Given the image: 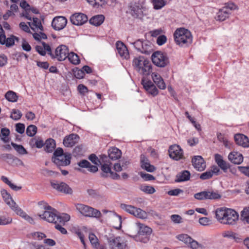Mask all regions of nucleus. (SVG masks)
Instances as JSON below:
<instances>
[{"label": "nucleus", "mask_w": 249, "mask_h": 249, "mask_svg": "<svg viewBox=\"0 0 249 249\" xmlns=\"http://www.w3.org/2000/svg\"><path fill=\"white\" fill-rule=\"evenodd\" d=\"M132 66L136 71L143 76H148L152 72V66L150 61L143 56L135 57Z\"/></svg>", "instance_id": "1"}, {"label": "nucleus", "mask_w": 249, "mask_h": 249, "mask_svg": "<svg viewBox=\"0 0 249 249\" xmlns=\"http://www.w3.org/2000/svg\"><path fill=\"white\" fill-rule=\"evenodd\" d=\"M176 43L181 47L189 46L193 41V36L191 32L184 28L176 29L174 34Z\"/></svg>", "instance_id": "2"}, {"label": "nucleus", "mask_w": 249, "mask_h": 249, "mask_svg": "<svg viewBox=\"0 0 249 249\" xmlns=\"http://www.w3.org/2000/svg\"><path fill=\"white\" fill-rule=\"evenodd\" d=\"M76 210L83 215L86 217L100 218L101 216V212L92 207L83 204L76 205Z\"/></svg>", "instance_id": "3"}, {"label": "nucleus", "mask_w": 249, "mask_h": 249, "mask_svg": "<svg viewBox=\"0 0 249 249\" xmlns=\"http://www.w3.org/2000/svg\"><path fill=\"white\" fill-rule=\"evenodd\" d=\"M129 7L130 14L134 18H141L145 14L146 8L143 1L131 2Z\"/></svg>", "instance_id": "4"}, {"label": "nucleus", "mask_w": 249, "mask_h": 249, "mask_svg": "<svg viewBox=\"0 0 249 249\" xmlns=\"http://www.w3.org/2000/svg\"><path fill=\"white\" fill-rule=\"evenodd\" d=\"M176 238L192 249H206L204 245L193 239L187 234H178L176 236Z\"/></svg>", "instance_id": "5"}, {"label": "nucleus", "mask_w": 249, "mask_h": 249, "mask_svg": "<svg viewBox=\"0 0 249 249\" xmlns=\"http://www.w3.org/2000/svg\"><path fill=\"white\" fill-rule=\"evenodd\" d=\"M122 209L126 212L142 219H146L148 217V213L141 208H137L130 205L122 204L120 206Z\"/></svg>", "instance_id": "6"}, {"label": "nucleus", "mask_w": 249, "mask_h": 249, "mask_svg": "<svg viewBox=\"0 0 249 249\" xmlns=\"http://www.w3.org/2000/svg\"><path fill=\"white\" fill-rule=\"evenodd\" d=\"M151 59L155 65L161 68L165 67L169 62L167 54L160 51L154 52L151 56Z\"/></svg>", "instance_id": "7"}, {"label": "nucleus", "mask_w": 249, "mask_h": 249, "mask_svg": "<svg viewBox=\"0 0 249 249\" xmlns=\"http://www.w3.org/2000/svg\"><path fill=\"white\" fill-rule=\"evenodd\" d=\"M68 48L64 45L58 46L54 53L51 51V56L52 58H55L57 60L61 61L65 60L69 54Z\"/></svg>", "instance_id": "8"}, {"label": "nucleus", "mask_w": 249, "mask_h": 249, "mask_svg": "<svg viewBox=\"0 0 249 249\" xmlns=\"http://www.w3.org/2000/svg\"><path fill=\"white\" fill-rule=\"evenodd\" d=\"M136 226L138 230V234L136 235V238L140 239V236L142 235L144 237L141 240V242L146 243L148 241V235L152 232V230L149 227L141 223L140 222L136 223ZM137 240V239H136Z\"/></svg>", "instance_id": "9"}, {"label": "nucleus", "mask_w": 249, "mask_h": 249, "mask_svg": "<svg viewBox=\"0 0 249 249\" xmlns=\"http://www.w3.org/2000/svg\"><path fill=\"white\" fill-rule=\"evenodd\" d=\"M141 84L143 86L144 89L149 94L153 96H155L158 94V89L153 83L150 80H148L145 77H143L141 80Z\"/></svg>", "instance_id": "10"}, {"label": "nucleus", "mask_w": 249, "mask_h": 249, "mask_svg": "<svg viewBox=\"0 0 249 249\" xmlns=\"http://www.w3.org/2000/svg\"><path fill=\"white\" fill-rule=\"evenodd\" d=\"M52 209L45 210L42 214H39L38 215L44 220L56 224L55 220L58 212L53 207Z\"/></svg>", "instance_id": "11"}, {"label": "nucleus", "mask_w": 249, "mask_h": 249, "mask_svg": "<svg viewBox=\"0 0 249 249\" xmlns=\"http://www.w3.org/2000/svg\"><path fill=\"white\" fill-rule=\"evenodd\" d=\"M52 187L57 191L66 194H72L73 191L72 189L66 183L53 180L51 182Z\"/></svg>", "instance_id": "12"}, {"label": "nucleus", "mask_w": 249, "mask_h": 249, "mask_svg": "<svg viewBox=\"0 0 249 249\" xmlns=\"http://www.w3.org/2000/svg\"><path fill=\"white\" fill-rule=\"evenodd\" d=\"M109 245L111 249H125L126 247L125 240L119 236L110 238L109 240Z\"/></svg>", "instance_id": "13"}, {"label": "nucleus", "mask_w": 249, "mask_h": 249, "mask_svg": "<svg viewBox=\"0 0 249 249\" xmlns=\"http://www.w3.org/2000/svg\"><path fill=\"white\" fill-rule=\"evenodd\" d=\"M169 153L170 157L176 160L183 158V150L178 145H171L169 149Z\"/></svg>", "instance_id": "14"}, {"label": "nucleus", "mask_w": 249, "mask_h": 249, "mask_svg": "<svg viewBox=\"0 0 249 249\" xmlns=\"http://www.w3.org/2000/svg\"><path fill=\"white\" fill-rule=\"evenodd\" d=\"M67 23V18L62 16H58L54 18L52 23L53 28L57 31L64 29Z\"/></svg>", "instance_id": "15"}, {"label": "nucleus", "mask_w": 249, "mask_h": 249, "mask_svg": "<svg viewBox=\"0 0 249 249\" xmlns=\"http://www.w3.org/2000/svg\"><path fill=\"white\" fill-rule=\"evenodd\" d=\"M70 20L72 24L79 26L88 21V17L82 13H75L71 16Z\"/></svg>", "instance_id": "16"}, {"label": "nucleus", "mask_w": 249, "mask_h": 249, "mask_svg": "<svg viewBox=\"0 0 249 249\" xmlns=\"http://www.w3.org/2000/svg\"><path fill=\"white\" fill-rule=\"evenodd\" d=\"M228 208L220 207L216 209L215 211V218L221 224L226 225V217Z\"/></svg>", "instance_id": "17"}, {"label": "nucleus", "mask_w": 249, "mask_h": 249, "mask_svg": "<svg viewBox=\"0 0 249 249\" xmlns=\"http://www.w3.org/2000/svg\"><path fill=\"white\" fill-rule=\"evenodd\" d=\"M11 209L14 211L17 215L22 217L30 224H34L35 223L34 219L19 207L17 204H16L15 206H14Z\"/></svg>", "instance_id": "18"}, {"label": "nucleus", "mask_w": 249, "mask_h": 249, "mask_svg": "<svg viewBox=\"0 0 249 249\" xmlns=\"http://www.w3.org/2000/svg\"><path fill=\"white\" fill-rule=\"evenodd\" d=\"M11 209L14 211L17 215L22 217L30 224H34L35 223L34 219L19 207L17 204H16L15 206H14Z\"/></svg>", "instance_id": "19"}, {"label": "nucleus", "mask_w": 249, "mask_h": 249, "mask_svg": "<svg viewBox=\"0 0 249 249\" xmlns=\"http://www.w3.org/2000/svg\"><path fill=\"white\" fill-rule=\"evenodd\" d=\"M226 217V225H234L239 219V214L237 212L232 209L228 208Z\"/></svg>", "instance_id": "20"}, {"label": "nucleus", "mask_w": 249, "mask_h": 249, "mask_svg": "<svg viewBox=\"0 0 249 249\" xmlns=\"http://www.w3.org/2000/svg\"><path fill=\"white\" fill-rule=\"evenodd\" d=\"M111 164L104 163L101 166V170L103 172L102 176L105 177H110L113 179H118L119 175L113 172L111 169Z\"/></svg>", "instance_id": "21"}, {"label": "nucleus", "mask_w": 249, "mask_h": 249, "mask_svg": "<svg viewBox=\"0 0 249 249\" xmlns=\"http://www.w3.org/2000/svg\"><path fill=\"white\" fill-rule=\"evenodd\" d=\"M79 139V137L75 134H71L66 136L63 140V144L67 147H71L76 144Z\"/></svg>", "instance_id": "22"}, {"label": "nucleus", "mask_w": 249, "mask_h": 249, "mask_svg": "<svg viewBox=\"0 0 249 249\" xmlns=\"http://www.w3.org/2000/svg\"><path fill=\"white\" fill-rule=\"evenodd\" d=\"M71 159L70 154H65L57 158H52V161L57 166H67L70 164Z\"/></svg>", "instance_id": "23"}, {"label": "nucleus", "mask_w": 249, "mask_h": 249, "mask_svg": "<svg viewBox=\"0 0 249 249\" xmlns=\"http://www.w3.org/2000/svg\"><path fill=\"white\" fill-rule=\"evenodd\" d=\"M15 41H18V38L13 35H11L8 37H6L4 34H1L0 35V43L5 45L7 47L13 46Z\"/></svg>", "instance_id": "24"}, {"label": "nucleus", "mask_w": 249, "mask_h": 249, "mask_svg": "<svg viewBox=\"0 0 249 249\" xmlns=\"http://www.w3.org/2000/svg\"><path fill=\"white\" fill-rule=\"evenodd\" d=\"M117 53L123 58L128 59L129 57V52L126 46L121 41L116 43Z\"/></svg>", "instance_id": "25"}, {"label": "nucleus", "mask_w": 249, "mask_h": 249, "mask_svg": "<svg viewBox=\"0 0 249 249\" xmlns=\"http://www.w3.org/2000/svg\"><path fill=\"white\" fill-rule=\"evenodd\" d=\"M193 165L198 171H202L206 168V163L200 156H195L192 159Z\"/></svg>", "instance_id": "26"}, {"label": "nucleus", "mask_w": 249, "mask_h": 249, "mask_svg": "<svg viewBox=\"0 0 249 249\" xmlns=\"http://www.w3.org/2000/svg\"><path fill=\"white\" fill-rule=\"evenodd\" d=\"M234 141L237 144L243 147H249V139L244 134H236L234 137Z\"/></svg>", "instance_id": "27"}, {"label": "nucleus", "mask_w": 249, "mask_h": 249, "mask_svg": "<svg viewBox=\"0 0 249 249\" xmlns=\"http://www.w3.org/2000/svg\"><path fill=\"white\" fill-rule=\"evenodd\" d=\"M214 160L218 166L225 173L227 172L230 168V164L223 160V157L218 154L214 155Z\"/></svg>", "instance_id": "28"}, {"label": "nucleus", "mask_w": 249, "mask_h": 249, "mask_svg": "<svg viewBox=\"0 0 249 249\" xmlns=\"http://www.w3.org/2000/svg\"><path fill=\"white\" fill-rule=\"evenodd\" d=\"M151 77L154 82L160 89H166V84L160 74L156 72H152Z\"/></svg>", "instance_id": "29"}, {"label": "nucleus", "mask_w": 249, "mask_h": 249, "mask_svg": "<svg viewBox=\"0 0 249 249\" xmlns=\"http://www.w3.org/2000/svg\"><path fill=\"white\" fill-rule=\"evenodd\" d=\"M141 167L149 172H153L155 171L156 168L154 166L150 164L148 159L144 155L141 156Z\"/></svg>", "instance_id": "30"}, {"label": "nucleus", "mask_w": 249, "mask_h": 249, "mask_svg": "<svg viewBox=\"0 0 249 249\" xmlns=\"http://www.w3.org/2000/svg\"><path fill=\"white\" fill-rule=\"evenodd\" d=\"M228 159L234 164H239L243 161V156L239 152L233 151L229 154Z\"/></svg>", "instance_id": "31"}, {"label": "nucleus", "mask_w": 249, "mask_h": 249, "mask_svg": "<svg viewBox=\"0 0 249 249\" xmlns=\"http://www.w3.org/2000/svg\"><path fill=\"white\" fill-rule=\"evenodd\" d=\"M36 50L39 54L42 56H44L46 53L50 55L51 54V47L45 42H42L40 45H37L36 47Z\"/></svg>", "instance_id": "32"}, {"label": "nucleus", "mask_w": 249, "mask_h": 249, "mask_svg": "<svg viewBox=\"0 0 249 249\" xmlns=\"http://www.w3.org/2000/svg\"><path fill=\"white\" fill-rule=\"evenodd\" d=\"M231 13L228 11L227 8L220 9L216 14L215 19L216 20L223 21L228 18Z\"/></svg>", "instance_id": "33"}, {"label": "nucleus", "mask_w": 249, "mask_h": 249, "mask_svg": "<svg viewBox=\"0 0 249 249\" xmlns=\"http://www.w3.org/2000/svg\"><path fill=\"white\" fill-rule=\"evenodd\" d=\"M1 194L5 202L12 209L17 204L13 200L11 195L4 189L1 191Z\"/></svg>", "instance_id": "34"}, {"label": "nucleus", "mask_w": 249, "mask_h": 249, "mask_svg": "<svg viewBox=\"0 0 249 249\" xmlns=\"http://www.w3.org/2000/svg\"><path fill=\"white\" fill-rule=\"evenodd\" d=\"M108 155L110 159L115 160L121 158L122 152L118 148L113 147L108 149Z\"/></svg>", "instance_id": "35"}, {"label": "nucleus", "mask_w": 249, "mask_h": 249, "mask_svg": "<svg viewBox=\"0 0 249 249\" xmlns=\"http://www.w3.org/2000/svg\"><path fill=\"white\" fill-rule=\"evenodd\" d=\"M28 24L29 27L34 31L43 30V26L41 24V20L37 18L33 17V22H29Z\"/></svg>", "instance_id": "36"}, {"label": "nucleus", "mask_w": 249, "mask_h": 249, "mask_svg": "<svg viewBox=\"0 0 249 249\" xmlns=\"http://www.w3.org/2000/svg\"><path fill=\"white\" fill-rule=\"evenodd\" d=\"M70 219V216L67 213H63L61 214L57 213L56 218V224L59 223V224L64 225L66 222L69 221Z\"/></svg>", "instance_id": "37"}, {"label": "nucleus", "mask_w": 249, "mask_h": 249, "mask_svg": "<svg viewBox=\"0 0 249 249\" xmlns=\"http://www.w3.org/2000/svg\"><path fill=\"white\" fill-rule=\"evenodd\" d=\"M105 17L102 15H98L92 17L89 20V23L94 26H99L104 21Z\"/></svg>", "instance_id": "38"}, {"label": "nucleus", "mask_w": 249, "mask_h": 249, "mask_svg": "<svg viewBox=\"0 0 249 249\" xmlns=\"http://www.w3.org/2000/svg\"><path fill=\"white\" fill-rule=\"evenodd\" d=\"M153 51V45L148 40H143L142 47L141 53L145 54H149Z\"/></svg>", "instance_id": "39"}, {"label": "nucleus", "mask_w": 249, "mask_h": 249, "mask_svg": "<svg viewBox=\"0 0 249 249\" xmlns=\"http://www.w3.org/2000/svg\"><path fill=\"white\" fill-rule=\"evenodd\" d=\"M44 145L45 150L47 152H52L55 147V141L53 139H49L45 142Z\"/></svg>", "instance_id": "40"}, {"label": "nucleus", "mask_w": 249, "mask_h": 249, "mask_svg": "<svg viewBox=\"0 0 249 249\" xmlns=\"http://www.w3.org/2000/svg\"><path fill=\"white\" fill-rule=\"evenodd\" d=\"M190 178V172L187 170H185L177 175L176 181L178 182L185 181L188 180Z\"/></svg>", "instance_id": "41"}, {"label": "nucleus", "mask_w": 249, "mask_h": 249, "mask_svg": "<svg viewBox=\"0 0 249 249\" xmlns=\"http://www.w3.org/2000/svg\"><path fill=\"white\" fill-rule=\"evenodd\" d=\"M67 58L69 61L73 65H77L80 62L78 55L73 52H69Z\"/></svg>", "instance_id": "42"}, {"label": "nucleus", "mask_w": 249, "mask_h": 249, "mask_svg": "<svg viewBox=\"0 0 249 249\" xmlns=\"http://www.w3.org/2000/svg\"><path fill=\"white\" fill-rule=\"evenodd\" d=\"M139 188L141 191L147 194L151 195L156 192V190L153 187L146 184L141 185Z\"/></svg>", "instance_id": "43"}, {"label": "nucleus", "mask_w": 249, "mask_h": 249, "mask_svg": "<svg viewBox=\"0 0 249 249\" xmlns=\"http://www.w3.org/2000/svg\"><path fill=\"white\" fill-rule=\"evenodd\" d=\"M5 98L9 102H15L18 99V96L16 92L9 90L7 91L5 95Z\"/></svg>", "instance_id": "44"}, {"label": "nucleus", "mask_w": 249, "mask_h": 249, "mask_svg": "<svg viewBox=\"0 0 249 249\" xmlns=\"http://www.w3.org/2000/svg\"><path fill=\"white\" fill-rule=\"evenodd\" d=\"M241 219L249 224V206L244 208L241 211Z\"/></svg>", "instance_id": "45"}, {"label": "nucleus", "mask_w": 249, "mask_h": 249, "mask_svg": "<svg viewBox=\"0 0 249 249\" xmlns=\"http://www.w3.org/2000/svg\"><path fill=\"white\" fill-rule=\"evenodd\" d=\"M154 8L159 10L163 7L166 4V0H152Z\"/></svg>", "instance_id": "46"}, {"label": "nucleus", "mask_w": 249, "mask_h": 249, "mask_svg": "<svg viewBox=\"0 0 249 249\" xmlns=\"http://www.w3.org/2000/svg\"><path fill=\"white\" fill-rule=\"evenodd\" d=\"M11 145L18 154L20 155H25L28 153L27 150L22 145H18L13 142L11 143Z\"/></svg>", "instance_id": "47"}, {"label": "nucleus", "mask_w": 249, "mask_h": 249, "mask_svg": "<svg viewBox=\"0 0 249 249\" xmlns=\"http://www.w3.org/2000/svg\"><path fill=\"white\" fill-rule=\"evenodd\" d=\"M87 1L94 7L102 6L106 3V0H87Z\"/></svg>", "instance_id": "48"}, {"label": "nucleus", "mask_w": 249, "mask_h": 249, "mask_svg": "<svg viewBox=\"0 0 249 249\" xmlns=\"http://www.w3.org/2000/svg\"><path fill=\"white\" fill-rule=\"evenodd\" d=\"M89 238L92 247L97 249L99 246V244L98 242V238L95 234L93 233H89Z\"/></svg>", "instance_id": "49"}, {"label": "nucleus", "mask_w": 249, "mask_h": 249, "mask_svg": "<svg viewBox=\"0 0 249 249\" xmlns=\"http://www.w3.org/2000/svg\"><path fill=\"white\" fill-rule=\"evenodd\" d=\"M12 218L9 216L0 215V225H6L11 223Z\"/></svg>", "instance_id": "50"}, {"label": "nucleus", "mask_w": 249, "mask_h": 249, "mask_svg": "<svg viewBox=\"0 0 249 249\" xmlns=\"http://www.w3.org/2000/svg\"><path fill=\"white\" fill-rule=\"evenodd\" d=\"M22 115V114L20 111L18 109H14L11 111L10 117L12 119L15 121H17L21 118Z\"/></svg>", "instance_id": "51"}, {"label": "nucleus", "mask_w": 249, "mask_h": 249, "mask_svg": "<svg viewBox=\"0 0 249 249\" xmlns=\"http://www.w3.org/2000/svg\"><path fill=\"white\" fill-rule=\"evenodd\" d=\"M36 126L34 125H30L27 128L26 134L28 136L33 137L36 134Z\"/></svg>", "instance_id": "52"}, {"label": "nucleus", "mask_w": 249, "mask_h": 249, "mask_svg": "<svg viewBox=\"0 0 249 249\" xmlns=\"http://www.w3.org/2000/svg\"><path fill=\"white\" fill-rule=\"evenodd\" d=\"M1 134L2 135L1 140L5 142H8L9 140L8 136L10 134L9 130L6 128H3L1 129Z\"/></svg>", "instance_id": "53"}, {"label": "nucleus", "mask_w": 249, "mask_h": 249, "mask_svg": "<svg viewBox=\"0 0 249 249\" xmlns=\"http://www.w3.org/2000/svg\"><path fill=\"white\" fill-rule=\"evenodd\" d=\"M207 199H218L221 197V196L217 192L213 191H207Z\"/></svg>", "instance_id": "54"}, {"label": "nucleus", "mask_w": 249, "mask_h": 249, "mask_svg": "<svg viewBox=\"0 0 249 249\" xmlns=\"http://www.w3.org/2000/svg\"><path fill=\"white\" fill-rule=\"evenodd\" d=\"M222 236L225 238L234 239L236 240L238 239L237 234L231 231H227L223 232Z\"/></svg>", "instance_id": "55"}, {"label": "nucleus", "mask_w": 249, "mask_h": 249, "mask_svg": "<svg viewBox=\"0 0 249 249\" xmlns=\"http://www.w3.org/2000/svg\"><path fill=\"white\" fill-rule=\"evenodd\" d=\"M207 191H202L195 194L194 197L198 200L207 199Z\"/></svg>", "instance_id": "56"}, {"label": "nucleus", "mask_w": 249, "mask_h": 249, "mask_svg": "<svg viewBox=\"0 0 249 249\" xmlns=\"http://www.w3.org/2000/svg\"><path fill=\"white\" fill-rule=\"evenodd\" d=\"M140 175L145 181H150L155 179V177L153 175L149 174L140 172Z\"/></svg>", "instance_id": "57"}, {"label": "nucleus", "mask_w": 249, "mask_h": 249, "mask_svg": "<svg viewBox=\"0 0 249 249\" xmlns=\"http://www.w3.org/2000/svg\"><path fill=\"white\" fill-rule=\"evenodd\" d=\"M199 223L203 226H208L211 224V220L208 217H204L199 219Z\"/></svg>", "instance_id": "58"}, {"label": "nucleus", "mask_w": 249, "mask_h": 249, "mask_svg": "<svg viewBox=\"0 0 249 249\" xmlns=\"http://www.w3.org/2000/svg\"><path fill=\"white\" fill-rule=\"evenodd\" d=\"M143 41L141 39H138L136 41L130 43L133 44L135 48L139 52H142V46Z\"/></svg>", "instance_id": "59"}, {"label": "nucleus", "mask_w": 249, "mask_h": 249, "mask_svg": "<svg viewBox=\"0 0 249 249\" xmlns=\"http://www.w3.org/2000/svg\"><path fill=\"white\" fill-rule=\"evenodd\" d=\"M182 193H183V190L177 188L168 191L167 194L171 196H178L179 194Z\"/></svg>", "instance_id": "60"}, {"label": "nucleus", "mask_w": 249, "mask_h": 249, "mask_svg": "<svg viewBox=\"0 0 249 249\" xmlns=\"http://www.w3.org/2000/svg\"><path fill=\"white\" fill-rule=\"evenodd\" d=\"M213 172H211V171H208L202 173L200 175V178L201 179L205 180L211 178L213 177Z\"/></svg>", "instance_id": "61"}, {"label": "nucleus", "mask_w": 249, "mask_h": 249, "mask_svg": "<svg viewBox=\"0 0 249 249\" xmlns=\"http://www.w3.org/2000/svg\"><path fill=\"white\" fill-rule=\"evenodd\" d=\"M89 159L94 164L99 165L100 161L98 158L94 154H92L89 157Z\"/></svg>", "instance_id": "62"}, {"label": "nucleus", "mask_w": 249, "mask_h": 249, "mask_svg": "<svg viewBox=\"0 0 249 249\" xmlns=\"http://www.w3.org/2000/svg\"><path fill=\"white\" fill-rule=\"evenodd\" d=\"M16 130L20 134H23L25 131V125L23 124L18 123L16 124Z\"/></svg>", "instance_id": "63"}, {"label": "nucleus", "mask_w": 249, "mask_h": 249, "mask_svg": "<svg viewBox=\"0 0 249 249\" xmlns=\"http://www.w3.org/2000/svg\"><path fill=\"white\" fill-rule=\"evenodd\" d=\"M238 169L240 172L245 176L249 177V167L248 166H238Z\"/></svg>", "instance_id": "64"}]
</instances>
